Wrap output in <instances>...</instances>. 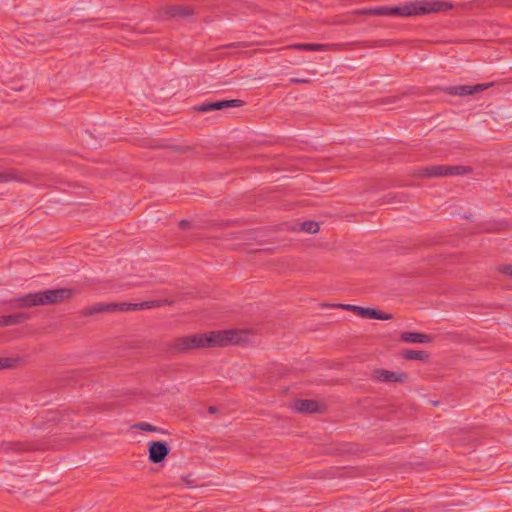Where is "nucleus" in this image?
<instances>
[{"label": "nucleus", "instance_id": "obj_14", "mask_svg": "<svg viewBox=\"0 0 512 512\" xmlns=\"http://www.w3.org/2000/svg\"><path fill=\"white\" fill-rule=\"evenodd\" d=\"M292 408L297 412L315 413L319 411V404L311 399H297L293 401Z\"/></svg>", "mask_w": 512, "mask_h": 512}, {"label": "nucleus", "instance_id": "obj_19", "mask_svg": "<svg viewBox=\"0 0 512 512\" xmlns=\"http://www.w3.org/2000/svg\"><path fill=\"white\" fill-rule=\"evenodd\" d=\"M1 318H2V326L17 325L26 319L25 315H23V314L1 316Z\"/></svg>", "mask_w": 512, "mask_h": 512}, {"label": "nucleus", "instance_id": "obj_17", "mask_svg": "<svg viewBox=\"0 0 512 512\" xmlns=\"http://www.w3.org/2000/svg\"><path fill=\"white\" fill-rule=\"evenodd\" d=\"M402 357L406 360H418L426 362L429 359V353L420 350L408 349L402 352Z\"/></svg>", "mask_w": 512, "mask_h": 512}, {"label": "nucleus", "instance_id": "obj_25", "mask_svg": "<svg viewBox=\"0 0 512 512\" xmlns=\"http://www.w3.org/2000/svg\"><path fill=\"white\" fill-rule=\"evenodd\" d=\"M333 306L347 310V311H352L354 313H356V310H357V306L351 305V304H337V305H333Z\"/></svg>", "mask_w": 512, "mask_h": 512}, {"label": "nucleus", "instance_id": "obj_8", "mask_svg": "<svg viewBox=\"0 0 512 512\" xmlns=\"http://www.w3.org/2000/svg\"><path fill=\"white\" fill-rule=\"evenodd\" d=\"M148 446V458L149 461L154 464L162 462L170 451L167 443L163 441H150Z\"/></svg>", "mask_w": 512, "mask_h": 512}, {"label": "nucleus", "instance_id": "obj_16", "mask_svg": "<svg viewBox=\"0 0 512 512\" xmlns=\"http://www.w3.org/2000/svg\"><path fill=\"white\" fill-rule=\"evenodd\" d=\"M105 312H110L109 303L108 304L96 303V304H93L92 306L84 308L81 311V315L87 317V316H92L94 314L105 313Z\"/></svg>", "mask_w": 512, "mask_h": 512}, {"label": "nucleus", "instance_id": "obj_6", "mask_svg": "<svg viewBox=\"0 0 512 512\" xmlns=\"http://www.w3.org/2000/svg\"><path fill=\"white\" fill-rule=\"evenodd\" d=\"M408 374L404 371H389L386 369H375L372 372V379L386 383H405L408 381Z\"/></svg>", "mask_w": 512, "mask_h": 512}, {"label": "nucleus", "instance_id": "obj_4", "mask_svg": "<svg viewBox=\"0 0 512 512\" xmlns=\"http://www.w3.org/2000/svg\"><path fill=\"white\" fill-rule=\"evenodd\" d=\"M469 172L470 168L461 165H431L415 169L412 175L415 178H433L463 175Z\"/></svg>", "mask_w": 512, "mask_h": 512}, {"label": "nucleus", "instance_id": "obj_29", "mask_svg": "<svg viewBox=\"0 0 512 512\" xmlns=\"http://www.w3.org/2000/svg\"><path fill=\"white\" fill-rule=\"evenodd\" d=\"M184 481H186L188 484H190L191 482L189 481V479H186L184 478Z\"/></svg>", "mask_w": 512, "mask_h": 512}, {"label": "nucleus", "instance_id": "obj_1", "mask_svg": "<svg viewBox=\"0 0 512 512\" xmlns=\"http://www.w3.org/2000/svg\"><path fill=\"white\" fill-rule=\"evenodd\" d=\"M254 335L249 328L211 331L176 337L167 343L168 351L175 354L186 353L193 349L226 347L246 343Z\"/></svg>", "mask_w": 512, "mask_h": 512}, {"label": "nucleus", "instance_id": "obj_26", "mask_svg": "<svg viewBox=\"0 0 512 512\" xmlns=\"http://www.w3.org/2000/svg\"><path fill=\"white\" fill-rule=\"evenodd\" d=\"M291 82L292 83H308L309 80H307V79H300V78H292Z\"/></svg>", "mask_w": 512, "mask_h": 512}, {"label": "nucleus", "instance_id": "obj_28", "mask_svg": "<svg viewBox=\"0 0 512 512\" xmlns=\"http://www.w3.org/2000/svg\"><path fill=\"white\" fill-rule=\"evenodd\" d=\"M216 411H217L216 407H214V406L209 407L210 413H216Z\"/></svg>", "mask_w": 512, "mask_h": 512}, {"label": "nucleus", "instance_id": "obj_24", "mask_svg": "<svg viewBox=\"0 0 512 512\" xmlns=\"http://www.w3.org/2000/svg\"><path fill=\"white\" fill-rule=\"evenodd\" d=\"M497 271H499L502 274L512 277V265H510V264L498 266Z\"/></svg>", "mask_w": 512, "mask_h": 512}, {"label": "nucleus", "instance_id": "obj_15", "mask_svg": "<svg viewBox=\"0 0 512 512\" xmlns=\"http://www.w3.org/2000/svg\"><path fill=\"white\" fill-rule=\"evenodd\" d=\"M400 339L406 343H432L434 337L429 334L418 333V332H403L400 335Z\"/></svg>", "mask_w": 512, "mask_h": 512}, {"label": "nucleus", "instance_id": "obj_5", "mask_svg": "<svg viewBox=\"0 0 512 512\" xmlns=\"http://www.w3.org/2000/svg\"><path fill=\"white\" fill-rule=\"evenodd\" d=\"M195 10L187 5H174L162 7L158 10V17L163 20H168L175 17L188 18L193 16Z\"/></svg>", "mask_w": 512, "mask_h": 512}, {"label": "nucleus", "instance_id": "obj_10", "mask_svg": "<svg viewBox=\"0 0 512 512\" xmlns=\"http://www.w3.org/2000/svg\"><path fill=\"white\" fill-rule=\"evenodd\" d=\"M244 102L240 99L222 100L211 103H204L195 107V110L200 112H210L213 110H222L225 108L241 107Z\"/></svg>", "mask_w": 512, "mask_h": 512}, {"label": "nucleus", "instance_id": "obj_2", "mask_svg": "<svg viewBox=\"0 0 512 512\" xmlns=\"http://www.w3.org/2000/svg\"><path fill=\"white\" fill-rule=\"evenodd\" d=\"M75 294V290L66 287L47 289L13 298L9 301V305L13 309L56 305L65 301H69Z\"/></svg>", "mask_w": 512, "mask_h": 512}, {"label": "nucleus", "instance_id": "obj_23", "mask_svg": "<svg viewBox=\"0 0 512 512\" xmlns=\"http://www.w3.org/2000/svg\"><path fill=\"white\" fill-rule=\"evenodd\" d=\"M302 230L308 233H317L319 231V224L314 221H306L302 223Z\"/></svg>", "mask_w": 512, "mask_h": 512}, {"label": "nucleus", "instance_id": "obj_9", "mask_svg": "<svg viewBox=\"0 0 512 512\" xmlns=\"http://www.w3.org/2000/svg\"><path fill=\"white\" fill-rule=\"evenodd\" d=\"M492 83H485V84H476V85H459V86H452L445 89L446 93L450 95H458V96H467L472 95L474 93H479L487 88L491 87Z\"/></svg>", "mask_w": 512, "mask_h": 512}, {"label": "nucleus", "instance_id": "obj_20", "mask_svg": "<svg viewBox=\"0 0 512 512\" xmlns=\"http://www.w3.org/2000/svg\"><path fill=\"white\" fill-rule=\"evenodd\" d=\"M2 449L6 452H20L28 450L29 448L22 443L6 442L2 444Z\"/></svg>", "mask_w": 512, "mask_h": 512}, {"label": "nucleus", "instance_id": "obj_13", "mask_svg": "<svg viewBox=\"0 0 512 512\" xmlns=\"http://www.w3.org/2000/svg\"><path fill=\"white\" fill-rule=\"evenodd\" d=\"M356 314L362 318L378 319V320H391L392 314L383 313L374 308L357 306Z\"/></svg>", "mask_w": 512, "mask_h": 512}, {"label": "nucleus", "instance_id": "obj_18", "mask_svg": "<svg viewBox=\"0 0 512 512\" xmlns=\"http://www.w3.org/2000/svg\"><path fill=\"white\" fill-rule=\"evenodd\" d=\"M20 363L19 357H0V370L16 369Z\"/></svg>", "mask_w": 512, "mask_h": 512}, {"label": "nucleus", "instance_id": "obj_3", "mask_svg": "<svg viewBox=\"0 0 512 512\" xmlns=\"http://www.w3.org/2000/svg\"><path fill=\"white\" fill-rule=\"evenodd\" d=\"M452 8V4L439 0H421L399 7L400 16H418L444 12Z\"/></svg>", "mask_w": 512, "mask_h": 512}, {"label": "nucleus", "instance_id": "obj_21", "mask_svg": "<svg viewBox=\"0 0 512 512\" xmlns=\"http://www.w3.org/2000/svg\"><path fill=\"white\" fill-rule=\"evenodd\" d=\"M11 180L23 181L22 177L14 170L0 172V183Z\"/></svg>", "mask_w": 512, "mask_h": 512}, {"label": "nucleus", "instance_id": "obj_22", "mask_svg": "<svg viewBox=\"0 0 512 512\" xmlns=\"http://www.w3.org/2000/svg\"><path fill=\"white\" fill-rule=\"evenodd\" d=\"M133 428L142 430V431H147V432H159V430H160L158 427H156L150 423H147V422L137 423V424L133 425Z\"/></svg>", "mask_w": 512, "mask_h": 512}, {"label": "nucleus", "instance_id": "obj_12", "mask_svg": "<svg viewBox=\"0 0 512 512\" xmlns=\"http://www.w3.org/2000/svg\"><path fill=\"white\" fill-rule=\"evenodd\" d=\"M356 15H373V16H400L399 7L387 8V7H376V8H365L358 9L353 12Z\"/></svg>", "mask_w": 512, "mask_h": 512}, {"label": "nucleus", "instance_id": "obj_11", "mask_svg": "<svg viewBox=\"0 0 512 512\" xmlns=\"http://www.w3.org/2000/svg\"><path fill=\"white\" fill-rule=\"evenodd\" d=\"M340 45L338 44H318V43H295L285 47L290 50H304V51H326L337 50Z\"/></svg>", "mask_w": 512, "mask_h": 512}, {"label": "nucleus", "instance_id": "obj_27", "mask_svg": "<svg viewBox=\"0 0 512 512\" xmlns=\"http://www.w3.org/2000/svg\"><path fill=\"white\" fill-rule=\"evenodd\" d=\"M180 227L182 229H186L188 226H189V222L186 221V220H182L180 223H179Z\"/></svg>", "mask_w": 512, "mask_h": 512}, {"label": "nucleus", "instance_id": "obj_7", "mask_svg": "<svg viewBox=\"0 0 512 512\" xmlns=\"http://www.w3.org/2000/svg\"><path fill=\"white\" fill-rule=\"evenodd\" d=\"M164 301L155 300V301H144L141 303H109L110 312L115 311H132V310H140V309H150L154 307L162 306Z\"/></svg>", "mask_w": 512, "mask_h": 512}]
</instances>
